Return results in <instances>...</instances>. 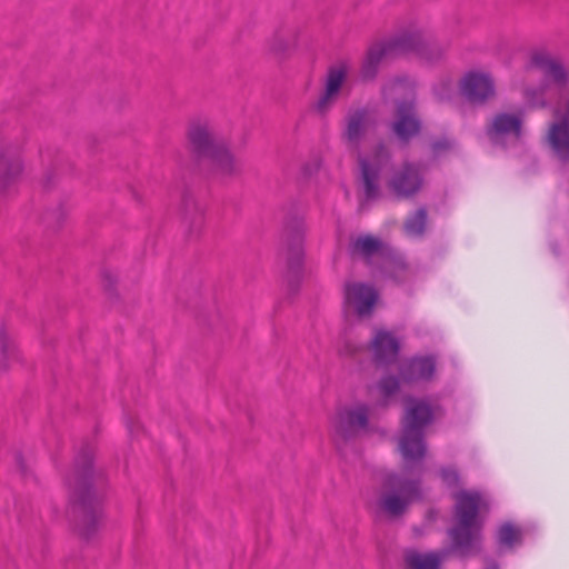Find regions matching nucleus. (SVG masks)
Here are the masks:
<instances>
[{
  "instance_id": "aec40b11",
  "label": "nucleus",
  "mask_w": 569,
  "mask_h": 569,
  "mask_svg": "<svg viewBox=\"0 0 569 569\" xmlns=\"http://www.w3.org/2000/svg\"><path fill=\"white\" fill-rule=\"evenodd\" d=\"M422 34L420 31H402L388 41L382 42L388 53L392 57L401 53L413 52L418 56Z\"/></svg>"
},
{
  "instance_id": "423d86ee",
  "label": "nucleus",
  "mask_w": 569,
  "mask_h": 569,
  "mask_svg": "<svg viewBox=\"0 0 569 569\" xmlns=\"http://www.w3.org/2000/svg\"><path fill=\"white\" fill-rule=\"evenodd\" d=\"M527 69H536L543 73L537 87H531V94L545 97L552 82L558 89H565L569 83V70L558 59L552 58L545 51H532Z\"/></svg>"
},
{
  "instance_id": "1a4fd4ad",
  "label": "nucleus",
  "mask_w": 569,
  "mask_h": 569,
  "mask_svg": "<svg viewBox=\"0 0 569 569\" xmlns=\"http://www.w3.org/2000/svg\"><path fill=\"white\" fill-rule=\"evenodd\" d=\"M348 67L346 63L330 67L323 80V89L313 104L319 114H327L338 101L342 87L347 80Z\"/></svg>"
},
{
  "instance_id": "0eeeda50",
  "label": "nucleus",
  "mask_w": 569,
  "mask_h": 569,
  "mask_svg": "<svg viewBox=\"0 0 569 569\" xmlns=\"http://www.w3.org/2000/svg\"><path fill=\"white\" fill-rule=\"evenodd\" d=\"M458 89L470 104L482 106L495 96V79L482 70H470L460 78Z\"/></svg>"
},
{
  "instance_id": "7c9ffc66",
  "label": "nucleus",
  "mask_w": 569,
  "mask_h": 569,
  "mask_svg": "<svg viewBox=\"0 0 569 569\" xmlns=\"http://www.w3.org/2000/svg\"><path fill=\"white\" fill-rule=\"evenodd\" d=\"M399 379L393 376L385 377L379 382V389L385 397H390L399 390Z\"/></svg>"
},
{
  "instance_id": "c756f323",
  "label": "nucleus",
  "mask_w": 569,
  "mask_h": 569,
  "mask_svg": "<svg viewBox=\"0 0 569 569\" xmlns=\"http://www.w3.org/2000/svg\"><path fill=\"white\" fill-rule=\"evenodd\" d=\"M269 50L276 54L284 53L289 48V42L281 32H276L268 40Z\"/></svg>"
},
{
  "instance_id": "f3484780",
  "label": "nucleus",
  "mask_w": 569,
  "mask_h": 569,
  "mask_svg": "<svg viewBox=\"0 0 569 569\" xmlns=\"http://www.w3.org/2000/svg\"><path fill=\"white\" fill-rule=\"evenodd\" d=\"M189 143L200 158H209L223 142L218 141L207 124H192L188 132Z\"/></svg>"
},
{
  "instance_id": "f03ea898",
  "label": "nucleus",
  "mask_w": 569,
  "mask_h": 569,
  "mask_svg": "<svg viewBox=\"0 0 569 569\" xmlns=\"http://www.w3.org/2000/svg\"><path fill=\"white\" fill-rule=\"evenodd\" d=\"M371 124L370 112L365 109L350 111L346 117V127L342 139L348 148L360 153V144ZM361 183L366 201H373L380 197L379 178L385 167L391 160V152L383 143H378L370 158L359 154Z\"/></svg>"
},
{
  "instance_id": "5701e85b",
  "label": "nucleus",
  "mask_w": 569,
  "mask_h": 569,
  "mask_svg": "<svg viewBox=\"0 0 569 569\" xmlns=\"http://www.w3.org/2000/svg\"><path fill=\"white\" fill-rule=\"evenodd\" d=\"M386 244L377 237L365 234L359 236L350 243L351 256H359L369 261L373 256L383 253Z\"/></svg>"
},
{
  "instance_id": "9d476101",
  "label": "nucleus",
  "mask_w": 569,
  "mask_h": 569,
  "mask_svg": "<svg viewBox=\"0 0 569 569\" xmlns=\"http://www.w3.org/2000/svg\"><path fill=\"white\" fill-rule=\"evenodd\" d=\"M422 168L413 162H405L388 181L389 189L402 199L416 196L422 189Z\"/></svg>"
},
{
  "instance_id": "39448f33",
  "label": "nucleus",
  "mask_w": 569,
  "mask_h": 569,
  "mask_svg": "<svg viewBox=\"0 0 569 569\" xmlns=\"http://www.w3.org/2000/svg\"><path fill=\"white\" fill-rule=\"evenodd\" d=\"M411 463L405 462L403 473H389L383 480L377 508L389 519L401 518L421 498L420 479L407 475Z\"/></svg>"
},
{
  "instance_id": "72a5a7b5",
  "label": "nucleus",
  "mask_w": 569,
  "mask_h": 569,
  "mask_svg": "<svg viewBox=\"0 0 569 569\" xmlns=\"http://www.w3.org/2000/svg\"><path fill=\"white\" fill-rule=\"evenodd\" d=\"M449 148L448 141H437L432 143V150L435 153L440 152L441 150H446Z\"/></svg>"
},
{
  "instance_id": "473e14b6",
  "label": "nucleus",
  "mask_w": 569,
  "mask_h": 569,
  "mask_svg": "<svg viewBox=\"0 0 569 569\" xmlns=\"http://www.w3.org/2000/svg\"><path fill=\"white\" fill-rule=\"evenodd\" d=\"M442 477L448 482H455L458 480V475L455 470L446 469L442 471Z\"/></svg>"
},
{
  "instance_id": "7ed1b4c3",
  "label": "nucleus",
  "mask_w": 569,
  "mask_h": 569,
  "mask_svg": "<svg viewBox=\"0 0 569 569\" xmlns=\"http://www.w3.org/2000/svg\"><path fill=\"white\" fill-rule=\"evenodd\" d=\"M92 450L86 448L76 458L74 470L68 478L73 512L78 518L76 528L84 539L94 536L102 518V500L92 488Z\"/></svg>"
},
{
  "instance_id": "9b49d317",
  "label": "nucleus",
  "mask_w": 569,
  "mask_h": 569,
  "mask_svg": "<svg viewBox=\"0 0 569 569\" xmlns=\"http://www.w3.org/2000/svg\"><path fill=\"white\" fill-rule=\"evenodd\" d=\"M368 421L369 408L366 405L341 410L335 422L336 436L345 441L353 439L367 429Z\"/></svg>"
},
{
  "instance_id": "a211bd4d",
  "label": "nucleus",
  "mask_w": 569,
  "mask_h": 569,
  "mask_svg": "<svg viewBox=\"0 0 569 569\" xmlns=\"http://www.w3.org/2000/svg\"><path fill=\"white\" fill-rule=\"evenodd\" d=\"M371 350L378 363H391L396 361L400 343L396 336L387 330L379 329L371 340Z\"/></svg>"
},
{
  "instance_id": "412c9836",
  "label": "nucleus",
  "mask_w": 569,
  "mask_h": 569,
  "mask_svg": "<svg viewBox=\"0 0 569 569\" xmlns=\"http://www.w3.org/2000/svg\"><path fill=\"white\" fill-rule=\"evenodd\" d=\"M525 118V107L518 108L515 112H500V147H505V136H513L516 139L522 137Z\"/></svg>"
},
{
  "instance_id": "20e7f679",
  "label": "nucleus",
  "mask_w": 569,
  "mask_h": 569,
  "mask_svg": "<svg viewBox=\"0 0 569 569\" xmlns=\"http://www.w3.org/2000/svg\"><path fill=\"white\" fill-rule=\"evenodd\" d=\"M433 411L431 406L420 399L408 398L402 418V436L399 449L406 463L421 462L426 456L425 428L431 423Z\"/></svg>"
},
{
  "instance_id": "6e6552de",
  "label": "nucleus",
  "mask_w": 569,
  "mask_h": 569,
  "mask_svg": "<svg viewBox=\"0 0 569 569\" xmlns=\"http://www.w3.org/2000/svg\"><path fill=\"white\" fill-rule=\"evenodd\" d=\"M390 129L403 144H408L420 133L421 120L416 110L415 99L397 102L395 120L390 123Z\"/></svg>"
},
{
  "instance_id": "4468645a",
  "label": "nucleus",
  "mask_w": 569,
  "mask_h": 569,
  "mask_svg": "<svg viewBox=\"0 0 569 569\" xmlns=\"http://www.w3.org/2000/svg\"><path fill=\"white\" fill-rule=\"evenodd\" d=\"M546 143L555 159L562 164H569V121H552L547 130Z\"/></svg>"
},
{
  "instance_id": "ddd939ff",
  "label": "nucleus",
  "mask_w": 569,
  "mask_h": 569,
  "mask_svg": "<svg viewBox=\"0 0 569 569\" xmlns=\"http://www.w3.org/2000/svg\"><path fill=\"white\" fill-rule=\"evenodd\" d=\"M302 226L286 250V281L290 293H296L303 277Z\"/></svg>"
},
{
  "instance_id": "c85d7f7f",
  "label": "nucleus",
  "mask_w": 569,
  "mask_h": 569,
  "mask_svg": "<svg viewBox=\"0 0 569 569\" xmlns=\"http://www.w3.org/2000/svg\"><path fill=\"white\" fill-rule=\"evenodd\" d=\"M531 87H527L523 90V97L526 102L530 109H548L550 107V102L542 96L531 94Z\"/></svg>"
},
{
  "instance_id": "dca6fc26",
  "label": "nucleus",
  "mask_w": 569,
  "mask_h": 569,
  "mask_svg": "<svg viewBox=\"0 0 569 569\" xmlns=\"http://www.w3.org/2000/svg\"><path fill=\"white\" fill-rule=\"evenodd\" d=\"M436 362L433 356L412 357L400 366V379L408 383L429 381L436 373Z\"/></svg>"
},
{
  "instance_id": "393cba45",
  "label": "nucleus",
  "mask_w": 569,
  "mask_h": 569,
  "mask_svg": "<svg viewBox=\"0 0 569 569\" xmlns=\"http://www.w3.org/2000/svg\"><path fill=\"white\" fill-rule=\"evenodd\" d=\"M523 540L522 531L519 527L507 521L500 525V550L502 548H512L516 545H521Z\"/></svg>"
},
{
  "instance_id": "f704fd0d",
  "label": "nucleus",
  "mask_w": 569,
  "mask_h": 569,
  "mask_svg": "<svg viewBox=\"0 0 569 569\" xmlns=\"http://www.w3.org/2000/svg\"><path fill=\"white\" fill-rule=\"evenodd\" d=\"M555 114L557 117H559V119H566L569 121V99H568V102L566 104V110H565V113H560L559 110H556Z\"/></svg>"
},
{
  "instance_id": "f257e3e1",
  "label": "nucleus",
  "mask_w": 569,
  "mask_h": 569,
  "mask_svg": "<svg viewBox=\"0 0 569 569\" xmlns=\"http://www.w3.org/2000/svg\"><path fill=\"white\" fill-rule=\"evenodd\" d=\"M455 500V526L449 530L450 550L428 553L408 550L405 553V563L408 569H439L441 561L450 552L466 557L478 551L480 530L483 515L488 511V503L480 493L473 491H460L456 493Z\"/></svg>"
},
{
  "instance_id": "b1692460",
  "label": "nucleus",
  "mask_w": 569,
  "mask_h": 569,
  "mask_svg": "<svg viewBox=\"0 0 569 569\" xmlns=\"http://www.w3.org/2000/svg\"><path fill=\"white\" fill-rule=\"evenodd\" d=\"M427 220V209L421 207L407 218L403 229L410 237H422L426 231Z\"/></svg>"
},
{
  "instance_id": "f8f14e48",
  "label": "nucleus",
  "mask_w": 569,
  "mask_h": 569,
  "mask_svg": "<svg viewBox=\"0 0 569 569\" xmlns=\"http://www.w3.org/2000/svg\"><path fill=\"white\" fill-rule=\"evenodd\" d=\"M378 300L373 286L362 282H349L345 286V303L359 317L371 316Z\"/></svg>"
},
{
  "instance_id": "cd10ccee",
  "label": "nucleus",
  "mask_w": 569,
  "mask_h": 569,
  "mask_svg": "<svg viewBox=\"0 0 569 569\" xmlns=\"http://www.w3.org/2000/svg\"><path fill=\"white\" fill-rule=\"evenodd\" d=\"M413 87L411 82L406 78H397L389 81L382 89V93L385 98H391L393 94H397L399 90H409L412 91Z\"/></svg>"
},
{
  "instance_id": "4be33fe9",
  "label": "nucleus",
  "mask_w": 569,
  "mask_h": 569,
  "mask_svg": "<svg viewBox=\"0 0 569 569\" xmlns=\"http://www.w3.org/2000/svg\"><path fill=\"white\" fill-rule=\"evenodd\" d=\"M391 57L382 42L372 44L363 59L360 77L365 81L373 80L383 59Z\"/></svg>"
},
{
  "instance_id": "6ab92c4d",
  "label": "nucleus",
  "mask_w": 569,
  "mask_h": 569,
  "mask_svg": "<svg viewBox=\"0 0 569 569\" xmlns=\"http://www.w3.org/2000/svg\"><path fill=\"white\" fill-rule=\"evenodd\" d=\"M211 170L214 174L222 178H231L242 172V162L237 159L223 143L209 158Z\"/></svg>"
},
{
  "instance_id": "2eb2a0df",
  "label": "nucleus",
  "mask_w": 569,
  "mask_h": 569,
  "mask_svg": "<svg viewBox=\"0 0 569 569\" xmlns=\"http://www.w3.org/2000/svg\"><path fill=\"white\" fill-rule=\"evenodd\" d=\"M22 170L23 163L19 149L13 144L0 146V191L14 183Z\"/></svg>"
},
{
  "instance_id": "bb28decb",
  "label": "nucleus",
  "mask_w": 569,
  "mask_h": 569,
  "mask_svg": "<svg viewBox=\"0 0 569 569\" xmlns=\"http://www.w3.org/2000/svg\"><path fill=\"white\" fill-rule=\"evenodd\" d=\"M16 351V346L9 340L6 329L0 327V369H6L9 366Z\"/></svg>"
},
{
  "instance_id": "2f4dec72",
  "label": "nucleus",
  "mask_w": 569,
  "mask_h": 569,
  "mask_svg": "<svg viewBox=\"0 0 569 569\" xmlns=\"http://www.w3.org/2000/svg\"><path fill=\"white\" fill-rule=\"evenodd\" d=\"M487 134L491 141L496 142L498 139V116L491 119L490 126L488 127Z\"/></svg>"
},
{
  "instance_id": "a878e982",
  "label": "nucleus",
  "mask_w": 569,
  "mask_h": 569,
  "mask_svg": "<svg viewBox=\"0 0 569 569\" xmlns=\"http://www.w3.org/2000/svg\"><path fill=\"white\" fill-rule=\"evenodd\" d=\"M446 53V48L435 41L426 40L422 37L418 57L427 62H436L440 60Z\"/></svg>"
}]
</instances>
